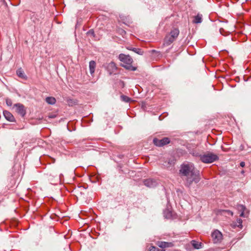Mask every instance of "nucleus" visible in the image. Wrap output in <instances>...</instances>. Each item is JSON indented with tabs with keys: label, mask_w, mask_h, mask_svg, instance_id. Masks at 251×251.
<instances>
[{
	"label": "nucleus",
	"mask_w": 251,
	"mask_h": 251,
	"mask_svg": "<svg viewBox=\"0 0 251 251\" xmlns=\"http://www.w3.org/2000/svg\"><path fill=\"white\" fill-rule=\"evenodd\" d=\"M179 175L185 182V185L190 187L194 182L198 183L201 178L192 163H187L182 164L180 167Z\"/></svg>",
	"instance_id": "1"
},
{
	"label": "nucleus",
	"mask_w": 251,
	"mask_h": 251,
	"mask_svg": "<svg viewBox=\"0 0 251 251\" xmlns=\"http://www.w3.org/2000/svg\"><path fill=\"white\" fill-rule=\"evenodd\" d=\"M119 60L126 65H123V66L127 70L131 71H135L136 68L131 65L133 62L132 58L129 55H126L123 53L119 55Z\"/></svg>",
	"instance_id": "2"
},
{
	"label": "nucleus",
	"mask_w": 251,
	"mask_h": 251,
	"mask_svg": "<svg viewBox=\"0 0 251 251\" xmlns=\"http://www.w3.org/2000/svg\"><path fill=\"white\" fill-rule=\"evenodd\" d=\"M218 159L219 157L217 154L209 151L200 155V160L204 163H211Z\"/></svg>",
	"instance_id": "3"
},
{
	"label": "nucleus",
	"mask_w": 251,
	"mask_h": 251,
	"mask_svg": "<svg viewBox=\"0 0 251 251\" xmlns=\"http://www.w3.org/2000/svg\"><path fill=\"white\" fill-rule=\"evenodd\" d=\"M179 31L178 29L175 28L172 30L170 34L167 35L164 40V45L169 46L171 45L177 38Z\"/></svg>",
	"instance_id": "4"
},
{
	"label": "nucleus",
	"mask_w": 251,
	"mask_h": 251,
	"mask_svg": "<svg viewBox=\"0 0 251 251\" xmlns=\"http://www.w3.org/2000/svg\"><path fill=\"white\" fill-rule=\"evenodd\" d=\"M13 108L15 109V111L22 117H24L26 114V109L25 106L20 103L15 104Z\"/></svg>",
	"instance_id": "5"
},
{
	"label": "nucleus",
	"mask_w": 251,
	"mask_h": 251,
	"mask_svg": "<svg viewBox=\"0 0 251 251\" xmlns=\"http://www.w3.org/2000/svg\"><path fill=\"white\" fill-rule=\"evenodd\" d=\"M153 142L155 146L161 147L169 144L170 142V140L167 137H164L162 139L154 138L153 140Z\"/></svg>",
	"instance_id": "6"
},
{
	"label": "nucleus",
	"mask_w": 251,
	"mask_h": 251,
	"mask_svg": "<svg viewBox=\"0 0 251 251\" xmlns=\"http://www.w3.org/2000/svg\"><path fill=\"white\" fill-rule=\"evenodd\" d=\"M212 237L215 243L220 242L222 240V233L218 230L214 231L212 233Z\"/></svg>",
	"instance_id": "7"
},
{
	"label": "nucleus",
	"mask_w": 251,
	"mask_h": 251,
	"mask_svg": "<svg viewBox=\"0 0 251 251\" xmlns=\"http://www.w3.org/2000/svg\"><path fill=\"white\" fill-rule=\"evenodd\" d=\"M144 183L145 185L150 188H153L157 186V181L152 178H149L144 180Z\"/></svg>",
	"instance_id": "8"
},
{
	"label": "nucleus",
	"mask_w": 251,
	"mask_h": 251,
	"mask_svg": "<svg viewBox=\"0 0 251 251\" xmlns=\"http://www.w3.org/2000/svg\"><path fill=\"white\" fill-rule=\"evenodd\" d=\"M3 115L5 119L9 122L14 121L15 118L13 115L9 111L5 110L3 111Z\"/></svg>",
	"instance_id": "9"
},
{
	"label": "nucleus",
	"mask_w": 251,
	"mask_h": 251,
	"mask_svg": "<svg viewBox=\"0 0 251 251\" xmlns=\"http://www.w3.org/2000/svg\"><path fill=\"white\" fill-rule=\"evenodd\" d=\"M96 66V63L95 61H94L93 60H91L90 61V62H89V70H90V73L91 75H92L94 73L95 71Z\"/></svg>",
	"instance_id": "10"
},
{
	"label": "nucleus",
	"mask_w": 251,
	"mask_h": 251,
	"mask_svg": "<svg viewBox=\"0 0 251 251\" xmlns=\"http://www.w3.org/2000/svg\"><path fill=\"white\" fill-rule=\"evenodd\" d=\"M126 49L128 50H132L134 51V52L140 54L142 55L143 54V51L141 49L139 48H133L130 46L127 47Z\"/></svg>",
	"instance_id": "11"
},
{
	"label": "nucleus",
	"mask_w": 251,
	"mask_h": 251,
	"mask_svg": "<svg viewBox=\"0 0 251 251\" xmlns=\"http://www.w3.org/2000/svg\"><path fill=\"white\" fill-rule=\"evenodd\" d=\"M158 246L161 248L171 247L173 244L171 242H161L158 244Z\"/></svg>",
	"instance_id": "12"
},
{
	"label": "nucleus",
	"mask_w": 251,
	"mask_h": 251,
	"mask_svg": "<svg viewBox=\"0 0 251 251\" xmlns=\"http://www.w3.org/2000/svg\"><path fill=\"white\" fill-rule=\"evenodd\" d=\"M47 103L49 104L53 105L56 102V99L52 97H48L46 98L45 100Z\"/></svg>",
	"instance_id": "13"
},
{
	"label": "nucleus",
	"mask_w": 251,
	"mask_h": 251,
	"mask_svg": "<svg viewBox=\"0 0 251 251\" xmlns=\"http://www.w3.org/2000/svg\"><path fill=\"white\" fill-rule=\"evenodd\" d=\"M191 244L192 245V246L195 248V249H199L200 248H201V243H199L198 242H197L195 240H193L192 242H191Z\"/></svg>",
	"instance_id": "14"
},
{
	"label": "nucleus",
	"mask_w": 251,
	"mask_h": 251,
	"mask_svg": "<svg viewBox=\"0 0 251 251\" xmlns=\"http://www.w3.org/2000/svg\"><path fill=\"white\" fill-rule=\"evenodd\" d=\"M164 215L166 218L169 219L172 217V213L169 209H166L164 211Z\"/></svg>",
	"instance_id": "15"
},
{
	"label": "nucleus",
	"mask_w": 251,
	"mask_h": 251,
	"mask_svg": "<svg viewBox=\"0 0 251 251\" xmlns=\"http://www.w3.org/2000/svg\"><path fill=\"white\" fill-rule=\"evenodd\" d=\"M17 74L18 76H19L20 77L22 78H25V76L24 71L22 70V69L21 68L19 69L17 71Z\"/></svg>",
	"instance_id": "16"
},
{
	"label": "nucleus",
	"mask_w": 251,
	"mask_h": 251,
	"mask_svg": "<svg viewBox=\"0 0 251 251\" xmlns=\"http://www.w3.org/2000/svg\"><path fill=\"white\" fill-rule=\"evenodd\" d=\"M202 22L201 16L199 14L195 17L194 23L196 24L201 23Z\"/></svg>",
	"instance_id": "17"
},
{
	"label": "nucleus",
	"mask_w": 251,
	"mask_h": 251,
	"mask_svg": "<svg viewBox=\"0 0 251 251\" xmlns=\"http://www.w3.org/2000/svg\"><path fill=\"white\" fill-rule=\"evenodd\" d=\"M121 99L122 101L125 102H129L130 100V99L125 95L121 96Z\"/></svg>",
	"instance_id": "18"
},
{
	"label": "nucleus",
	"mask_w": 251,
	"mask_h": 251,
	"mask_svg": "<svg viewBox=\"0 0 251 251\" xmlns=\"http://www.w3.org/2000/svg\"><path fill=\"white\" fill-rule=\"evenodd\" d=\"M68 103L69 105L73 106L74 104H75V101L72 99H69L68 100Z\"/></svg>",
	"instance_id": "19"
},
{
	"label": "nucleus",
	"mask_w": 251,
	"mask_h": 251,
	"mask_svg": "<svg viewBox=\"0 0 251 251\" xmlns=\"http://www.w3.org/2000/svg\"><path fill=\"white\" fill-rule=\"evenodd\" d=\"M6 104L9 106H11L12 105V101L11 100H10L9 99H7L6 100Z\"/></svg>",
	"instance_id": "20"
},
{
	"label": "nucleus",
	"mask_w": 251,
	"mask_h": 251,
	"mask_svg": "<svg viewBox=\"0 0 251 251\" xmlns=\"http://www.w3.org/2000/svg\"><path fill=\"white\" fill-rule=\"evenodd\" d=\"M192 154H193V155L194 156H196V157H199V158H200V155H202V154H200V153H198V152H193V153H192Z\"/></svg>",
	"instance_id": "21"
},
{
	"label": "nucleus",
	"mask_w": 251,
	"mask_h": 251,
	"mask_svg": "<svg viewBox=\"0 0 251 251\" xmlns=\"http://www.w3.org/2000/svg\"><path fill=\"white\" fill-rule=\"evenodd\" d=\"M149 251H156V249L154 246H151V247Z\"/></svg>",
	"instance_id": "22"
},
{
	"label": "nucleus",
	"mask_w": 251,
	"mask_h": 251,
	"mask_svg": "<svg viewBox=\"0 0 251 251\" xmlns=\"http://www.w3.org/2000/svg\"><path fill=\"white\" fill-rule=\"evenodd\" d=\"M109 67H111L112 68H115V64L113 62H111L109 64Z\"/></svg>",
	"instance_id": "23"
},
{
	"label": "nucleus",
	"mask_w": 251,
	"mask_h": 251,
	"mask_svg": "<svg viewBox=\"0 0 251 251\" xmlns=\"http://www.w3.org/2000/svg\"><path fill=\"white\" fill-rule=\"evenodd\" d=\"M87 34H91L93 36H94V31H93L92 30H89L88 32H87Z\"/></svg>",
	"instance_id": "24"
},
{
	"label": "nucleus",
	"mask_w": 251,
	"mask_h": 251,
	"mask_svg": "<svg viewBox=\"0 0 251 251\" xmlns=\"http://www.w3.org/2000/svg\"><path fill=\"white\" fill-rule=\"evenodd\" d=\"M223 211H224V212H226L228 213V214H230V215H231V216H232V215H233V212H231V211H230V210H223Z\"/></svg>",
	"instance_id": "25"
},
{
	"label": "nucleus",
	"mask_w": 251,
	"mask_h": 251,
	"mask_svg": "<svg viewBox=\"0 0 251 251\" xmlns=\"http://www.w3.org/2000/svg\"><path fill=\"white\" fill-rule=\"evenodd\" d=\"M55 117V115H53V114H51V115H50L49 116V118H54Z\"/></svg>",
	"instance_id": "26"
},
{
	"label": "nucleus",
	"mask_w": 251,
	"mask_h": 251,
	"mask_svg": "<svg viewBox=\"0 0 251 251\" xmlns=\"http://www.w3.org/2000/svg\"><path fill=\"white\" fill-rule=\"evenodd\" d=\"M245 165V163L244 162H241L240 163V166L242 167H244Z\"/></svg>",
	"instance_id": "27"
},
{
	"label": "nucleus",
	"mask_w": 251,
	"mask_h": 251,
	"mask_svg": "<svg viewBox=\"0 0 251 251\" xmlns=\"http://www.w3.org/2000/svg\"><path fill=\"white\" fill-rule=\"evenodd\" d=\"M239 207H241V209L242 210H244V209H245V207L242 205H239Z\"/></svg>",
	"instance_id": "28"
},
{
	"label": "nucleus",
	"mask_w": 251,
	"mask_h": 251,
	"mask_svg": "<svg viewBox=\"0 0 251 251\" xmlns=\"http://www.w3.org/2000/svg\"><path fill=\"white\" fill-rule=\"evenodd\" d=\"M243 214H244V213H243V212H242V213L241 214L240 216H242L243 215Z\"/></svg>",
	"instance_id": "29"
}]
</instances>
